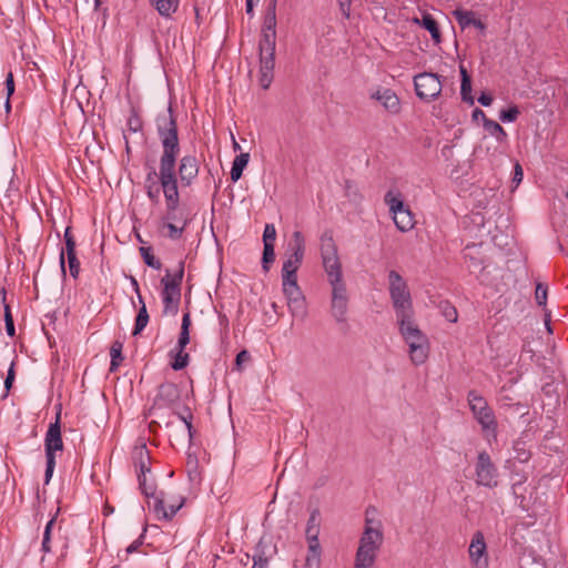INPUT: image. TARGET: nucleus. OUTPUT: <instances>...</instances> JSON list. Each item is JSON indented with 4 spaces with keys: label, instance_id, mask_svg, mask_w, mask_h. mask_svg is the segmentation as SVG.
<instances>
[{
    "label": "nucleus",
    "instance_id": "19",
    "mask_svg": "<svg viewBox=\"0 0 568 568\" xmlns=\"http://www.w3.org/2000/svg\"><path fill=\"white\" fill-rule=\"evenodd\" d=\"M477 115H481V121H483V125H484V129L489 133L491 134L493 136L496 138V140L499 142V143H503L506 141L507 139V133L506 131L504 130V128L496 121L494 120H490L487 118V115L485 114V112L481 110V109H478L476 108L474 111H473V120H477Z\"/></svg>",
    "mask_w": 568,
    "mask_h": 568
},
{
    "label": "nucleus",
    "instance_id": "16",
    "mask_svg": "<svg viewBox=\"0 0 568 568\" xmlns=\"http://www.w3.org/2000/svg\"><path fill=\"white\" fill-rule=\"evenodd\" d=\"M276 3L277 0H270L267 4L260 40L270 37V41H276Z\"/></svg>",
    "mask_w": 568,
    "mask_h": 568
},
{
    "label": "nucleus",
    "instance_id": "55",
    "mask_svg": "<svg viewBox=\"0 0 568 568\" xmlns=\"http://www.w3.org/2000/svg\"><path fill=\"white\" fill-rule=\"evenodd\" d=\"M185 410L187 412V415H183V414H178V417L185 424V427L187 429V433H189V437H190V440L194 437V434H195V429L193 428V425H192V413L190 412V409L186 407Z\"/></svg>",
    "mask_w": 568,
    "mask_h": 568
},
{
    "label": "nucleus",
    "instance_id": "2",
    "mask_svg": "<svg viewBox=\"0 0 568 568\" xmlns=\"http://www.w3.org/2000/svg\"><path fill=\"white\" fill-rule=\"evenodd\" d=\"M163 195L165 199V212L162 221L176 223L186 229L192 219L185 210L180 209V193L178 190V179L173 178L172 171L164 172L162 170Z\"/></svg>",
    "mask_w": 568,
    "mask_h": 568
},
{
    "label": "nucleus",
    "instance_id": "28",
    "mask_svg": "<svg viewBox=\"0 0 568 568\" xmlns=\"http://www.w3.org/2000/svg\"><path fill=\"white\" fill-rule=\"evenodd\" d=\"M321 256H334L337 254V246L334 241L333 231L332 230H325L321 237Z\"/></svg>",
    "mask_w": 568,
    "mask_h": 568
},
{
    "label": "nucleus",
    "instance_id": "7",
    "mask_svg": "<svg viewBox=\"0 0 568 568\" xmlns=\"http://www.w3.org/2000/svg\"><path fill=\"white\" fill-rule=\"evenodd\" d=\"M371 523L366 519L355 558L375 564L384 537L381 529L369 526Z\"/></svg>",
    "mask_w": 568,
    "mask_h": 568
},
{
    "label": "nucleus",
    "instance_id": "23",
    "mask_svg": "<svg viewBox=\"0 0 568 568\" xmlns=\"http://www.w3.org/2000/svg\"><path fill=\"white\" fill-rule=\"evenodd\" d=\"M324 270L327 274L328 282L334 281L337 282L338 278H342V265L338 258V254L334 256H325L322 257Z\"/></svg>",
    "mask_w": 568,
    "mask_h": 568
},
{
    "label": "nucleus",
    "instance_id": "29",
    "mask_svg": "<svg viewBox=\"0 0 568 568\" xmlns=\"http://www.w3.org/2000/svg\"><path fill=\"white\" fill-rule=\"evenodd\" d=\"M190 326L191 315L187 312L182 317L181 331L174 351H185V347L190 343Z\"/></svg>",
    "mask_w": 568,
    "mask_h": 568
},
{
    "label": "nucleus",
    "instance_id": "53",
    "mask_svg": "<svg viewBox=\"0 0 568 568\" xmlns=\"http://www.w3.org/2000/svg\"><path fill=\"white\" fill-rule=\"evenodd\" d=\"M138 475L139 486H145L146 474L151 471V464H143L134 466Z\"/></svg>",
    "mask_w": 568,
    "mask_h": 568
},
{
    "label": "nucleus",
    "instance_id": "27",
    "mask_svg": "<svg viewBox=\"0 0 568 568\" xmlns=\"http://www.w3.org/2000/svg\"><path fill=\"white\" fill-rule=\"evenodd\" d=\"M393 220L396 227L400 232H407L414 226V217L407 206L403 207L397 214H393Z\"/></svg>",
    "mask_w": 568,
    "mask_h": 568
},
{
    "label": "nucleus",
    "instance_id": "57",
    "mask_svg": "<svg viewBox=\"0 0 568 568\" xmlns=\"http://www.w3.org/2000/svg\"><path fill=\"white\" fill-rule=\"evenodd\" d=\"M14 378H16V372H14V363L12 362L9 369H8V373H7V377L4 379V389H6V393L3 395V397H7L12 385H13V382H14Z\"/></svg>",
    "mask_w": 568,
    "mask_h": 568
},
{
    "label": "nucleus",
    "instance_id": "64",
    "mask_svg": "<svg viewBox=\"0 0 568 568\" xmlns=\"http://www.w3.org/2000/svg\"><path fill=\"white\" fill-rule=\"evenodd\" d=\"M494 99L493 97L489 94V93H485L483 92L479 97H478V102L483 105V106H489L491 103H493Z\"/></svg>",
    "mask_w": 568,
    "mask_h": 568
},
{
    "label": "nucleus",
    "instance_id": "36",
    "mask_svg": "<svg viewBox=\"0 0 568 568\" xmlns=\"http://www.w3.org/2000/svg\"><path fill=\"white\" fill-rule=\"evenodd\" d=\"M132 460L134 466L143 464H151V456L150 450L148 449V446L145 443H141L140 445H136L132 453Z\"/></svg>",
    "mask_w": 568,
    "mask_h": 568
},
{
    "label": "nucleus",
    "instance_id": "1",
    "mask_svg": "<svg viewBox=\"0 0 568 568\" xmlns=\"http://www.w3.org/2000/svg\"><path fill=\"white\" fill-rule=\"evenodd\" d=\"M155 126L162 145L159 171H156L154 166H150L144 180V190L152 203H159L160 193L161 191L163 192V182L161 180L163 169L164 172L171 170L173 178L178 179L176 161L180 156L181 145L176 116L171 103L165 112L158 114L155 118Z\"/></svg>",
    "mask_w": 568,
    "mask_h": 568
},
{
    "label": "nucleus",
    "instance_id": "59",
    "mask_svg": "<svg viewBox=\"0 0 568 568\" xmlns=\"http://www.w3.org/2000/svg\"><path fill=\"white\" fill-rule=\"evenodd\" d=\"M251 359V355L246 349H242L235 357V367L237 371H242V365Z\"/></svg>",
    "mask_w": 568,
    "mask_h": 568
},
{
    "label": "nucleus",
    "instance_id": "22",
    "mask_svg": "<svg viewBox=\"0 0 568 568\" xmlns=\"http://www.w3.org/2000/svg\"><path fill=\"white\" fill-rule=\"evenodd\" d=\"M453 14L463 30L470 26L480 31L486 30V24L480 19H476L473 11L456 9Z\"/></svg>",
    "mask_w": 568,
    "mask_h": 568
},
{
    "label": "nucleus",
    "instance_id": "52",
    "mask_svg": "<svg viewBox=\"0 0 568 568\" xmlns=\"http://www.w3.org/2000/svg\"><path fill=\"white\" fill-rule=\"evenodd\" d=\"M303 258L294 257L293 255H288L287 260L284 261L282 271H292L297 272L300 266L302 265Z\"/></svg>",
    "mask_w": 568,
    "mask_h": 568
},
{
    "label": "nucleus",
    "instance_id": "40",
    "mask_svg": "<svg viewBox=\"0 0 568 568\" xmlns=\"http://www.w3.org/2000/svg\"><path fill=\"white\" fill-rule=\"evenodd\" d=\"M171 355H173V361L171 362V367L174 371L184 369L190 362V355L184 351H171Z\"/></svg>",
    "mask_w": 568,
    "mask_h": 568
},
{
    "label": "nucleus",
    "instance_id": "34",
    "mask_svg": "<svg viewBox=\"0 0 568 568\" xmlns=\"http://www.w3.org/2000/svg\"><path fill=\"white\" fill-rule=\"evenodd\" d=\"M123 344L120 341H114L110 348L111 363H110V372L113 373L118 371L119 366L123 362L124 357L122 355Z\"/></svg>",
    "mask_w": 568,
    "mask_h": 568
},
{
    "label": "nucleus",
    "instance_id": "33",
    "mask_svg": "<svg viewBox=\"0 0 568 568\" xmlns=\"http://www.w3.org/2000/svg\"><path fill=\"white\" fill-rule=\"evenodd\" d=\"M248 161H250L248 153H241L235 156V159L232 163L231 172H230L231 180L233 182H237L241 179V176L243 174V170L246 168Z\"/></svg>",
    "mask_w": 568,
    "mask_h": 568
},
{
    "label": "nucleus",
    "instance_id": "58",
    "mask_svg": "<svg viewBox=\"0 0 568 568\" xmlns=\"http://www.w3.org/2000/svg\"><path fill=\"white\" fill-rule=\"evenodd\" d=\"M139 488L141 489L142 494L146 498L152 497L154 500L156 497H162L164 495L162 491L158 495L155 493V487L153 485H149L146 479H145V486H139Z\"/></svg>",
    "mask_w": 568,
    "mask_h": 568
},
{
    "label": "nucleus",
    "instance_id": "21",
    "mask_svg": "<svg viewBox=\"0 0 568 568\" xmlns=\"http://www.w3.org/2000/svg\"><path fill=\"white\" fill-rule=\"evenodd\" d=\"M164 504V495L162 497H156L155 503L153 504V510L159 519L171 520L183 506L184 498H181L176 505H170L169 508H165Z\"/></svg>",
    "mask_w": 568,
    "mask_h": 568
},
{
    "label": "nucleus",
    "instance_id": "18",
    "mask_svg": "<svg viewBox=\"0 0 568 568\" xmlns=\"http://www.w3.org/2000/svg\"><path fill=\"white\" fill-rule=\"evenodd\" d=\"M287 300V307L293 317L304 318L307 314L305 297L301 290L284 293Z\"/></svg>",
    "mask_w": 568,
    "mask_h": 568
},
{
    "label": "nucleus",
    "instance_id": "25",
    "mask_svg": "<svg viewBox=\"0 0 568 568\" xmlns=\"http://www.w3.org/2000/svg\"><path fill=\"white\" fill-rule=\"evenodd\" d=\"M64 243H65V250H61L60 252V256H59V262H60V266H61V271H62V274L65 275V254H74L77 253L75 251V247H77V243H75V239L72 234V231H71V226H68L64 231Z\"/></svg>",
    "mask_w": 568,
    "mask_h": 568
},
{
    "label": "nucleus",
    "instance_id": "51",
    "mask_svg": "<svg viewBox=\"0 0 568 568\" xmlns=\"http://www.w3.org/2000/svg\"><path fill=\"white\" fill-rule=\"evenodd\" d=\"M276 229L274 224H265L263 232V244H275Z\"/></svg>",
    "mask_w": 568,
    "mask_h": 568
},
{
    "label": "nucleus",
    "instance_id": "48",
    "mask_svg": "<svg viewBox=\"0 0 568 568\" xmlns=\"http://www.w3.org/2000/svg\"><path fill=\"white\" fill-rule=\"evenodd\" d=\"M548 286L541 282L536 284L535 300L539 306H545L547 303Z\"/></svg>",
    "mask_w": 568,
    "mask_h": 568
},
{
    "label": "nucleus",
    "instance_id": "61",
    "mask_svg": "<svg viewBox=\"0 0 568 568\" xmlns=\"http://www.w3.org/2000/svg\"><path fill=\"white\" fill-rule=\"evenodd\" d=\"M337 3L343 17L348 19L351 13L352 0H337Z\"/></svg>",
    "mask_w": 568,
    "mask_h": 568
},
{
    "label": "nucleus",
    "instance_id": "14",
    "mask_svg": "<svg viewBox=\"0 0 568 568\" xmlns=\"http://www.w3.org/2000/svg\"><path fill=\"white\" fill-rule=\"evenodd\" d=\"M180 397L181 390L179 386L173 382H164L158 387V394L154 398L153 406L171 408L179 403Z\"/></svg>",
    "mask_w": 568,
    "mask_h": 568
},
{
    "label": "nucleus",
    "instance_id": "3",
    "mask_svg": "<svg viewBox=\"0 0 568 568\" xmlns=\"http://www.w3.org/2000/svg\"><path fill=\"white\" fill-rule=\"evenodd\" d=\"M399 332L409 346V356L415 365L425 363L428 357L429 343L427 336L418 328L414 317L397 321Z\"/></svg>",
    "mask_w": 568,
    "mask_h": 568
},
{
    "label": "nucleus",
    "instance_id": "44",
    "mask_svg": "<svg viewBox=\"0 0 568 568\" xmlns=\"http://www.w3.org/2000/svg\"><path fill=\"white\" fill-rule=\"evenodd\" d=\"M275 244H264L263 247V254H262V268L265 273H267L271 268V265L273 264L275 260V252H274Z\"/></svg>",
    "mask_w": 568,
    "mask_h": 568
},
{
    "label": "nucleus",
    "instance_id": "46",
    "mask_svg": "<svg viewBox=\"0 0 568 568\" xmlns=\"http://www.w3.org/2000/svg\"><path fill=\"white\" fill-rule=\"evenodd\" d=\"M143 128V121L135 108L131 109V114L128 119V130L130 132L136 133L140 132Z\"/></svg>",
    "mask_w": 568,
    "mask_h": 568
},
{
    "label": "nucleus",
    "instance_id": "62",
    "mask_svg": "<svg viewBox=\"0 0 568 568\" xmlns=\"http://www.w3.org/2000/svg\"><path fill=\"white\" fill-rule=\"evenodd\" d=\"M523 176H524L523 168L519 163H516L515 168H514L513 180H511L513 183L515 184V186H518L520 184V182L523 181Z\"/></svg>",
    "mask_w": 568,
    "mask_h": 568
},
{
    "label": "nucleus",
    "instance_id": "6",
    "mask_svg": "<svg viewBox=\"0 0 568 568\" xmlns=\"http://www.w3.org/2000/svg\"><path fill=\"white\" fill-rule=\"evenodd\" d=\"M63 449V440L61 436L60 426V414H57L55 422L49 425V428L44 438V450H45V473L44 484L48 485L52 478L55 467V452Z\"/></svg>",
    "mask_w": 568,
    "mask_h": 568
},
{
    "label": "nucleus",
    "instance_id": "54",
    "mask_svg": "<svg viewBox=\"0 0 568 568\" xmlns=\"http://www.w3.org/2000/svg\"><path fill=\"white\" fill-rule=\"evenodd\" d=\"M185 410L187 412V415H183V414H178V417L185 424V427L187 429V433H189V437H190V440L194 437V434H195V429L193 428V425H192V413L190 412V409L186 407Z\"/></svg>",
    "mask_w": 568,
    "mask_h": 568
},
{
    "label": "nucleus",
    "instance_id": "41",
    "mask_svg": "<svg viewBox=\"0 0 568 568\" xmlns=\"http://www.w3.org/2000/svg\"><path fill=\"white\" fill-rule=\"evenodd\" d=\"M139 252L143 258V262L149 267H152L154 270H160L162 267V263L160 262V260L155 258V256L153 255L151 246H141L139 248Z\"/></svg>",
    "mask_w": 568,
    "mask_h": 568
},
{
    "label": "nucleus",
    "instance_id": "13",
    "mask_svg": "<svg viewBox=\"0 0 568 568\" xmlns=\"http://www.w3.org/2000/svg\"><path fill=\"white\" fill-rule=\"evenodd\" d=\"M178 184L181 183L183 187H189L193 184L199 175L200 163L195 155H184L176 162Z\"/></svg>",
    "mask_w": 568,
    "mask_h": 568
},
{
    "label": "nucleus",
    "instance_id": "60",
    "mask_svg": "<svg viewBox=\"0 0 568 568\" xmlns=\"http://www.w3.org/2000/svg\"><path fill=\"white\" fill-rule=\"evenodd\" d=\"M4 84H6V90H7V97H8V99H10L11 95L14 93V89H16L13 73L11 71L7 74Z\"/></svg>",
    "mask_w": 568,
    "mask_h": 568
},
{
    "label": "nucleus",
    "instance_id": "9",
    "mask_svg": "<svg viewBox=\"0 0 568 568\" xmlns=\"http://www.w3.org/2000/svg\"><path fill=\"white\" fill-rule=\"evenodd\" d=\"M275 48L276 41H270V37L264 40H260V84L263 89H268L273 80Z\"/></svg>",
    "mask_w": 568,
    "mask_h": 568
},
{
    "label": "nucleus",
    "instance_id": "35",
    "mask_svg": "<svg viewBox=\"0 0 568 568\" xmlns=\"http://www.w3.org/2000/svg\"><path fill=\"white\" fill-rule=\"evenodd\" d=\"M513 449L515 453L514 458L519 463H527L531 457V452L527 443L521 438L514 442Z\"/></svg>",
    "mask_w": 568,
    "mask_h": 568
},
{
    "label": "nucleus",
    "instance_id": "56",
    "mask_svg": "<svg viewBox=\"0 0 568 568\" xmlns=\"http://www.w3.org/2000/svg\"><path fill=\"white\" fill-rule=\"evenodd\" d=\"M185 410L187 412V415H183V414H178V417L185 424V427L187 429V433H189V437H190V440L194 437V434H195V429L193 428V425H192V413L190 412V409L186 407Z\"/></svg>",
    "mask_w": 568,
    "mask_h": 568
},
{
    "label": "nucleus",
    "instance_id": "32",
    "mask_svg": "<svg viewBox=\"0 0 568 568\" xmlns=\"http://www.w3.org/2000/svg\"><path fill=\"white\" fill-rule=\"evenodd\" d=\"M160 16L171 17L179 8V0H149Z\"/></svg>",
    "mask_w": 568,
    "mask_h": 568
},
{
    "label": "nucleus",
    "instance_id": "42",
    "mask_svg": "<svg viewBox=\"0 0 568 568\" xmlns=\"http://www.w3.org/2000/svg\"><path fill=\"white\" fill-rule=\"evenodd\" d=\"M162 229L168 230L164 234L168 239L172 241L180 240L183 236L185 229L183 226L178 225L176 223H171L168 221H162Z\"/></svg>",
    "mask_w": 568,
    "mask_h": 568
},
{
    "label": "nucleus",
    "instance_id": "10",
    "mask_svg": "<svg viewBox=\"0 0 568 568\" xmlns=\"http://www.w3.org/2000/svg\"><path fill=\"white\" fill-rule=\"evenodd\" d=\"M416 95L424 102H432L442 93L440 75L433 72H423L414 77Z\"/></svg>",
    "mask_w": 568,
    "mask_h": 568
},
{
    "label": "nucleus",
    "instance_id": "50",
    "mask_svg": "<svg viewBox=\"0 0 568 568\" xmlns=\"http://www.w3.org/2000/svg\"><path fill=\"white\" fill-rule=\"evenodd\" d=\"M67 258H68L70 275L75 280V278H78L79 273H80V262L77 257V253L68 254Z\"/></svg>",
    "mask_w": 568,
    "mask_h": 568
},
{
    "label": "nucleus",
    "instance_id": "17",
    "mask_svg": "<svg viewBox=\"0 0 568 568\" xmlns=\"http://www.w3.org/2000/svg\"><path fill=\"white\" fill-rule=\"evenodd\" d=\"M412 22L427 30L430 33L432 40L435 44H439L442 42V32L438 22L430 13L427 11H422L420 18L414 17L412 18Z\"/></svg>",
    "mask_w": 568,
    "mask_h": 568
},
{
    "label": "nucleus",
    "instance_id": "4",
    "mask_svg": "<svg viewBox=\"0 0 568 568\" xmlns=\"http://www.w3.org/2000/svg\"><path fill=\"white\" fill-rule=\"evenodd\" d=\"M388 282L389 295L397 321L402 318L414 317L412 296L408 290V285L402 275L397 271L392 270L388 273Z\"/></svg>",
    "mask_w": 568,
    "mask_h": 568
},
{
    "label": "nucleus",
    "instance_id": "38",
    "mask_svg": "<svg viewBox=\"0 0 568 568\" xmlns=\"http://www.w3.org/2000/svg\"><path fill=\"white\" fill-rule=\"evenodd\" d=\"M283 293L301 290L297 284V272L282 271Z\"/></svg>",
    "mask_w": 568,
    "mask_h": 568
},
{
    "label": "nucleus",
    "instance_id": "8",
    "mask_svg": "<svg viewBox=\"0 0 568 568\" xmlns=\"http://www.w3.org/2000/svg\"><path fill=\"white\" fill-rule=\"evenodd\" d=\"M467 400L475 419L480 424L483 430L495 433L497 429V420L487 400L474 389L469 390Z\"/></svg>",
    "mask_w": 568,
    "mask_h": 568
},
{
    "label": "nucleus",
    "instance_id": "5",
    "mask_svg": "<svg viewBox=\"0 0 568 568\" xmlns=\"http://www.w3.org/2000/svg\"><path fill=\"white\" fill-rule=\"evenodd\" d=\"M184 276V262H180L179 270L175 274L171 275L166 270L165 276L161 278L163 286L161 297L163 303L164 315H176L181 302V285Z\"/></svg>",
    "mask_w": 568,
    "mask_h": 568
},
{
    "label": "nucleus",
    "instance_id": "39",
    "mask_svg": "<svg viewBox=\"0 0 568 568\" xmlns=\"http://www.w3.org/2000/svg\"><path fill=\"white\" fill-rule=\"evenodd\" d=\"M321 545H316L314 548L308 545V554L306 556L305 565L303 568H320L321 566Z\"/></svg>",
    "mask_w": 568,
    "mask_h": 568
},
{
    "label": "nucleus",
    "instance_id": "45",
    "mask_svg": "<svg viewBox=\"0 0 568 568\" xmlns=\"http://www.w3.org/2000/svg\"><path fill=\"white\" fill-rule=\"evenodd\" d=\"M385 203L389 206V211L393 214H397L398 211H400L403 207H405V204L403 200L400 199V195H395L392 191H388L385 194L384 197Z\"/></svg>",
    "mask_w": 568,
    "mask_h": 568
},
{
    "label": "nucleus",
    "instance_id": "24",
    "mask_svg": "<svg viewBox=\"0 0 568 568\" xmlns=\"http://www.w3.org/2000/svg\"><path fill=\"white\" fill-rule=\"evenodd\" d=\"M348 311V297L331 300V314L339 324H346Z\"/></svg>",
    "mask_w": 568,
    "mask_h": 568
},
{
    "label": "nucleus",
    "instance_id": "11",
    "mask_svg": "<svg viewBox=\"0 0 568 568\" xmlns=\"http://www.w3.org/2000/svg\"><path fill=\"white\" fill-rule=\"evenodd\" d=\"M476 484L485 487H496L498 485V470L493 463L489 454L483 450L477 456L475 466Z\"/></svg>",
    "mask_w": 568,
    "mask_h": 568
},
{
    "label": "nucleus",
    "instance_id": "26",
    "mask_svg": "<svg viewBox=\"0 0 568 568\" xmlns=\"http://www.w3.org/2000/svg\"><path fill=\"white\" fill-rule=\"evenodd\" d=\"M138 302H139L140 306L138 310V314L135 316L134 327L132 331L133 336L140 335L143 332V329L146 327L149 320H150L143 296H140V301H138Z\"/></svg>",
    "mask_w": 568,
    "mask_h": 568
},
{
    "label": "nucleus",
    "instance_id": "47",
    "mask_svg": "<svg viewBox=\"0 0 568 568\" xmlns=\"http://www.w3.org/2000/svg\"><path fill=\"white\" fill-rule=\"evenodd\" d=\"M329 284L332 285V300L348 297L346 284L343 278H338L337 282L329 281Z\"/></svg>",
    "mask_w": 568,
    "mask_h": 568
},
{
    "label": "nucleus",
    "instance_id": "12",
    "mask_svg": "<svg viewBox=\"0 0 568 568\" xmlns=\"http://www.w3.org/2000/svg\"><path fill=\"white\" fill-rule=\"evenodd\" d=\"M468 556L470 564L474 568H488L489 556L487 550V544L483 531L476 530L468 547Z\"/></svg>",
    "mask_w": 568,
    "mask_h": 568
},
{
    "label": "nucleus",
    "instance_id": "49",
    "mask_svg": "<svg viewBox=\"0 0 568 568\" xmlns=\"http://www.w3.org/2000/svg\"><path fill=\"white\" fill-rule=\"evenodd\" d=\"M519 109L517 105L509 106L508 109L501 110L499 113V119L503 122H514L517 120L519 115Z\"/></svg>",
    "mask_w": 568,
    "mask_h": 568
},
{
    "label": "nucleus",
    "instance_id": "43",
    "mask_svg": "<svg viewBox=\"0 0 568 568\" xmlns=\"http://www.w3.org/2000/svg\"><path fill=\"white\" fill-rule=\"evenodd\" d=\"M442 315L450 323H456L458 313L456 307L448 301H442L438 304Z\"/></svg>",
    "mask_w": 568,
    "mask_h": 568
},
{
    "label": "nucleus",
    "instance_id": "30",
    "mask_svg": "<svg viewBox=\"0 0 568 568\" xmlns=\"http://www.w3.org/2000/svg\"><path fill=\"white\" fill-rule=\"evenodd\" d=\"M290 255L297 258H304L305 253V239L301 231H295L292 234V239L288 243Z\"/></svg>",
    "mask_w": 568,
    "mask_h": 568
},
{
    "label": "nucleus",
    "instance_id": "20",
    "mask_svg": "<svg viewBox=\"0 0 568 568\" xmlns=\"http://www.w3.org/2000/svg\"><path fill=\"white\" fill-rule=\"evenodd\" d=\"M321 527V513L317 508L313 509L307 520L305 536L308 545L314 548L320 545L318 535Z\"/></svg>",
    "mask_w": 568,
    "mask_h": 568
},
{
    "label": "nucleus",
    "instance_id": "63",
    "mask_svg": "<svg viewBox=\"0 0 568 568\" xmlns=\"http://www.w3.org/2000/svg\"><path fill=\"white\" fill-rule=\"evenodd\" d=\"M146 531V527H144L143 529V532L141 534V536L134 540L128 548H126V552L128 554H132L134 551H136L142 545H143V539H144V532Z\"/></svg>",
    "mask_w": 568,
    "mask_h": 568
},
{
    "label": "nucleus",
    "instance_id": "15",
    "mask_svg": "<svg viewBox=\"0 0 568 568\" xmlns=\"http://www.w3.org/2000/svg\"><path fill=\"white\" fill-rule=\"evenodd\" d=\"M371 98L378 101L392 114L400 112V100L392 89H379L372 93Z\"/></svg>",
    "mask_w": 568,
    "mask_h": 568
},
{
    "label": "nucleus",
    "instance_id": "31",
    "mask_svg": "<svg viewBox=\"0 0 568 568\" xmlns=\"http://www.w3.org/2000/svg\"><path fill=\"white\" fill-rule=\"evenodd\" d=\"M462 77L460 95L462 100L470 105L474 104L475 99L471 95V79L464 65L459 67Z\"/></svg>",
    "mask_w": 568,
    "mask_h": 568
},
{
    "label": "nucleus",
    "instance_id": "37",
    "mask_svg": "<svg viewBox=\"0 0 568 568\" xmlns=\"http://www.w3.org/2000/svg\"><path fill=\"white\" fill-rule=\"evenodd\" d=\"M270 561V556H266L265 552V546L263 545V541L261 540L256 548L255 552L253 555V566L252 568H267Z\"/></svg>",
    "mask_w": 568,
    "mask_h": 568
}]
</instances>
